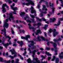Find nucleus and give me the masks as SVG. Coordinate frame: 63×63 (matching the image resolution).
<instances>
[{"label":"nucleus","instance_id":"f257e3e1","mask_svg":"<svg viewBox=\"0 0 63 63\" xmlns=\"http://www.w3.org/2000/svg\"><path fill=\"white\" fill-rule=\"evenodd\" d=\"M28 63H47V62L44 61L43 62H42L41 63L40 60H39V59L37 58H33V61H31V59L29 58L27 60Z\"/></svg>","mask_w":63,"mask_h":63},{"label":"nucleus","instance_id":"f03ea898","mask_svg":"<svg viewBox=\"0 0 63 63\" xmlns=\"http://www.w3.org/2000/svg\"><path fill=\"white\" fill-rule=\"evenodd\" d=\"M34 40L35 41H47L46 39H45L44 37L41 36H38L37 37V38L36 39H34Z\"/></svg>","mask_w":63,"mask_h":63},{"label":"nucleus","instance_id":"7ed1b4c3","mask_svg":"<svg viewBox=\"0 0 63 63\" xmlns=\"http://www.w3.org/2000/svg\"><path fill=\"white\" fill-rule=\"evenodd\" d=\"M28 3H23V5H26L27 6H28L29 5H31L32 6H34V3L32 2V1L30 0H26Z\"/></svg>","mask_w":63,"mask_h":63},{"label":"nucleus","instance_id":"20e7f679","mask_svg":"<svg viewBox=\"0 0 63 63\" xmlns=\"http://www.w3.org/2000/svg\"><path fill=\"white\" fill-rule=\"evenodd\" d=\"M9 16H10L9 17H7L8 19H6L5 20V22H7L8 21V19H9L10 21H11V19L13 20V19H14V16H13V14H12V13H10L9 14Z\"/></svg>","mask_w":63,"mask_h":63},{"label":"nucleus","instance_id":"39448f33","mask_svg":"<svg viewBox=\"0 0 63 63\" xmlns=\"http://www.w3.org/2000/svg\"><path fill=\"white\" fill-rule=\"evenodd\" d=\"M5 6H6L7 8L8 9H9V6H7V5H6V4H3L2 7V11L3 13H5V12H6V9L4 7H5Z\"/></svg>","mask_w":63,"mask_h":63},{"label":"nucleus","instance_id":"423d86ee","mask_svg":"<svg viewBox=\"0 0 63 63\" xmlns=\"http://www.w3.org/2000/svg\"><path fill=\"white\" fill-rule=\"evenodd\" d=\"M53 47L55 48V55H56L57 54V50H58V48H57L56 47L57 45L56 44H55V43L53 44Z\"/></svg>","mask_w":63,"mask_h":63},{"label":"nucleus","instance_id":"0eeeda50","mask_svg":"<svg viewBox=\"0 0 63 63\" xmlns=\"http://www.w3.org/2000/svg\"><path fill=\"white\" fill-rule=\"evenodd\" d=\"M0 61L5 63H10L11 62V61L10 60L8 61H7L6 60H3V59L1 58H0Z\"/></svg>","mask_w":63,"mask_h":63},{"label":"nucleus","instance_id":"6e6552de","mask_svg":"<svg viewBox=\"0 0 63 63\" xmlns=\"http://www.w3.org/2000/svg\"><path fill=\"white\" fill-rule=\"evenodd\" d=\"M30 9L31 10V13H34V15L35 16H36V11H35V10L34 9L33 7L31 6V8H30Z\"/></svg>","mask_w":63,"mask_h":63},{"label":"nucleus","instance_id":"1a4fd4ad","mask_svg":"<svg viewBox=\"0 0 63 63\" xmlns=\"http://www.w3.org/2000/svg\"><path fill=\"white\" fill-rule=\"evenodd\" d=\"M30 38V36L29 35H26V37H21V38L22 39H24L25 40H28L27 38Z\"/></svg>","mask_w":63,"mask_h":63},{"label":"nucleus","instance_id":"9d476101","mask_svg":"<svg viewBox=\"0 0 63 63\" xmlns=\"http://www.w3.org/2000/svg\"><path fill=\"white\" fill-rule=\"evenodd\" d=\"M14 6H15V3L13 4L12 5H12L11 6V9H12V10H14V11H16V10H17V9H18V8H17L13 7Z\"/></svg>","mask_w":63,"mask_h":63},{"label":"nucleus","instance_id":"9b49d317","mask_svg":"<svg viewBox=\"0 0 63 63\" xmlns=\"http://www.w3.org/2000/svg\"><path fill=\"white\" fill-rule=\"evenodd\" d=\"M10 52H11L12 54H17V53L15 51L14 49H13L12 50H10Z\"/></svg>","mask_w":63,"mask_h":63},{"label":"nucleus","instance_id":"f8f14e48","mask_svg":"<svg viewBox=\"0 0 63 63\" xmlns=\"http://www.w3.org/2000/svg\"><path fill=\"white\" fill-rule=\"evenodd\" d=\"M53 36L54 37H55V36L58 34H59V32H56L55 30L53 32Z\"/></svg>","mask_w":63,"mask_h":63},{"label":"nucleus","instance_id":"ddd939ff","mask_svg":"<svg viewBox=\"0 0 63 63\" xmlns=\"http://www.w3.org/2000/svg\"><path fill=\"white\" fill-rule=\"evenodd\" d=\"M36 18L37 20H39V21H42V20L43 21H46L47 20L46 19H45L43 17L41 19H39V18L37 17H36Z\"/></svg>","mask_w":63,"mask_h":63},{"label":"nucleus","instance_id":"4468645a","mask_svg":"<svg viewBox=\"0 0 63 63\" xmlns=\"http://www.w3.org/2000/svg\"><path fill=\"white\" fill-rule=\"evenodd\" d=\"M27 22H29V23H31V22L33 23H35L36 22V21H35L34 18H33L32 19H31L30 20H29L28 19V20H27Z\"/></svg>","mask_w":63,"mask_h":63},{"label":"nucleus","instance_id":"2eb2a0df","mask_svg":"<svg viewBox=\"0 0 63 63\" xmlns=\"http://www.w3.org/2000/svg\"><path fill=\"white\" fill-rule=\"evenodd\" d=\"M28 25L29 26V28H30V29H32V31H33V32H34V31H35L36 29V28H34L33 27H31V25H30V24H28Z\"/></svg>","mask_w":63,"mask_h":63},{"label":"nucleus","instance_id":"dca6fc26","mask_svg":"<svg viewBox=\"0 0 63 63\" xmlns=\"http://www.w3.org/2000/svg\"><path fill=\"white\" fill-rule=\"evenodd\" d=\"M39 33L40 34L42 33V32H41V30L40 29L37 30L36 32L35 33L36 35H37Z\"/></svg>","mask_w":63,"mask_h":63},{"label":"nucleus","instance_id":"f3484780","mask_svg":"<svg viewBox=\"0 0 63 63\" xmlns=\"http://www.w3.org/2000/svg\"><path fill=\"white\" fill-rule=\"evenodd\" d=\"M38 49H36L37 51H36L35 50H34V51H32V53L33 54V55H32V57H34V55H35V52H36V51H37L38 50Z\"/></svg>","mask_w":63,"mask_h":63},{"label":"nucleus","instance_id":"a211bd4d","mask_svg":"<svg viewBox=\"0 0 63 63\" xmlns=\"http://www.w3.org/2000/svg\"><path fill=\"white\" fill-rule=\"evenodd\" d=\"M63 52H62L61 53L59 54V57L61 59V58H63Z\"/></svg>","mask_w":63,"mask_h":63},{"label":"nucleus","instance_id":"6ab92c4d","mask_svg":"<svg viewBox=\"0 0 63 63\" xmlns=\"http://www.w3.org/2000/svg\"><path fill=\"white\" fill-rule=\"evenodd\" d=\"M55 20H56V18H53L52 19H50V22H54L55 21Z\"/></svg>","mask_w":63,"mask_h":63},{"label":"nucleus","instance_id":"aec40b11","mask_svg":"<svg viewBox=\"0 0 63 63\" xmlns=\"http://www.w3.org/2000/svg\"><path fill=\"white\" fill-rule=\"evenodd\" d=\"M43 6V8H42V10H45L46 11H47V8H46V6H45L44 5H43L42 6Z\"/></svg>","mask_w":63,"mask_h":63},{"label":"nucleus","instance_id":"412c9836","mask_svg":"<svg viewBox=\"0 0 63 63\" xmlns=\"http://www.w3.org/2000/svg\"><path fill=\"white\" fill-rule=\"evenodd\" d=\"M29 42L30 43H31V45L32 46H34V41H29Z\"/></svg>","mask_w":63,"mask_h":63},{"label":"nucleus","instance_id":"4be33fe9","mask_svg":"<svg viewBox=\"0 0 63 63\" xmlns=\"http://www.w3.org/2000/svg\"><path fill=\"white\" fill-rule=\"evenodd\" d=\"M53 41L55 42H56L60 41H61V39L60 38H59L58 40H57V39H54L53 40Z\"/></svg>","mask_w":63,"mask_h":63},{"label":"nucleus","instance_id":"5701e85b","mask_svg":"<svg viewBox=\"0 0 63 63\" xmlns=\"http://www.w3.org/2000/svg\"><path fill=\"white\" fill-rule=\"evenodd\" d=\"M2 44L3 46H4L5 47V48H7V47L9 45V44L8 43H7V44H4V43H2Z\"/></svg>","mask_w":63,"mask_h":63},{"label":"nucleus","instance_id":"b1692460","mask_svg":"<svg viewBox=\"0 0 63 63\" xmlns=\"http://www.w3.org/2000/svg\"><path fill=\"white\" fill-rule=\"evenodd\" d=\"M15 63H19L18 62L19 61V59H17L15 60Z\"/></svg>","mask_w":63,"mask_h":63},{"label":"nucleus","instance_id":"393cba45","mask_svg":"<svg viewBox=\"0 0 63 63\" xmlns=\"http://www.w3.org/2000/svg\"><path fill=\"white\" fill-rule=\"evenodd\" d=\"M9 56V57H10V58H11V59H14V57H16L17 56H16V55H14V57L12 56L11 55Z\"/></svg>","mask_w":63,"mask_h":63},{"label":"nucleus","instance_id":"a878e982","mask_svg":"<svg viewBox=\"0 0 63 63\" xmlns=\"http://www.w3.org/2000/svg\"><path fill=\"white\" fill-rule=\"evenodd\" d=\"M49 5L50 6V7L51 8V7H53V3H51V2H49Z\"/></svg>","mask_w":63,"mask_h":63},{"label":"nucleus","instance_id":"bb28decb","mask_svg":"<svg viewBox=\"0 0 63 63\" xmlns=\"http://www.w3.org/2000/svg\"><path fill=\"white\" fill-rule=\"evenodd\" d=\"M45 54H47L48 56H51V54H49V52H47L46 51L45 52Z\"/></svg>","mask_w":63,"mask_h":63},{"label":"nucleus","instance_id":"cd10ccee","mask_svg":"<svg viewBox=\"0 0 63 63\" xmlns=\"http://www.w3.org/2000/svg\"><path fill=\"white\" fill-rule=\"evenodd\" d=\"M25 14V13L24 12H21V13L20 14V16H24V15Z\"/></svg>","mask_w":63,"mask_h":63},{"label":"nucleus","instance_id":"c85d7f7f","mask_svg":"<svg viewBox=\"0 0 63 63\" xmlns=\"http://www.w3.org/2000/svg\"><path fill=\"white\" fill-rule=\"evenodd\" d=\"M45 27H44L43 28L45 30L47 29L46 27H48V25H46L45 26Z\"/></svg>","mask_w":63,"mask_h":63},{"label":"nucleus","instance_id":"c756f323","mask_svg":"<svg viewBox=\"0 0 63 63\" xmlns=\"http://www.w3.org/2000/svg\"><path fill=\"white\" fill-rule=\"evenodd\" d=\"M60 24V22L59 21L57 24H55L54 25L55 26H58Z\"/></svg>","mask_w":63,"mask_h":63},{"label":"nucleus","instance_id":"7c9ffc66","mask_svg":"<svg viewBox=\"0 0 63 63\" xmlns=\"http://www.w3.org/2000/svg\"><path fill=\"white\" fill-rule=\"evenodd\" d=\"M26 17H25L24 18V19L25 20H26V19L27 18V19H28V18H29V16H28V15H27L26 16Z\"/></svg>","mask_w":63,"mask_h":63},{"label":"nucleus","instance_id":"2f4dec72","mask_svg":"<svg viewBox=\"0 0 63 63\" xmlns=\"http://www.w3.org/2000/svg\"><path fill=\"white\" fill-rule=\"evenodd\" d=\"M11 33L13 34V35H14V33H15V32H14V31H13V28H12L11 29Z\"/></svg>","mask_w":63,"mask_h":63},{"label":"nucleus","instance_id":"473e14b6","mask_svg":"<svg viewBox=\"0 0 63 63\" xmlns=\"http://www.w3.org/2000/svg\"><path fill=\"white\" fill-rule=\"evenodd\" d=\"M60 1H62L61 2V5L62 7H63V1H62V0H59Z\"/></svg>","mask_w":63,"mask_h":63},{"label":"nucleus","instance_id":"72a5a7b5","mask_svg":"<svg viewBox=\"0 0 63 63\" xmlns=\"http://www.w3.org/2000/svg\"><path fill=\"white\" fill-rule=\"evenodd\" d=\"M59 61V59L57 58L56 59L55 61L56 63H58V62Z\"/></svg>","mask_w":63,"mask_h":63},{"label":"nucleus","instance_id":"f704fd0d","mask_svg":"<svg viewBox=\"0 0 63 63\" xmlns=\"http://www.w3.org/2000/svg\"><path fill=\"white\" fill-rule=\"evenodd\" d=\"M18 56H19V57H20L21 59L22 60H23V57H22L20 54H18Z\"/></svg>","mask_w":63,"mask_h":63},{"label":"nucleus","instance_id":"c9c22d12","mask_svg":"<svg viewBox=\"0 0 63 63\" xmlns=\"http://www.w3.org/2000/svg\"><path fill=\"white\" fill-rule=\"evenodd\" d=\"M8 2L9 4H11L12 3V1L10 0H8Z\"/></svg>","mask_w":63,"mask_h":63},{"label":"nucleus","instance_id":"e433bc0d","mask_svg":"<svg viewBox=\"0 0 63 63\" xmlns=\"http://www.w3.org/2000/svg\"><path fill=\"white\" fill-rule=\"evenodd\" d=\"M55 56H54L53 57V59H52L51 60L52 61H53L54 60H55Z\"/></svg>","mask_w":63,"mask_h":63},{"label":"nucleus","instance_id":"4c0bfd02","mask_svg":"<svg viewBox=\"0 0 63 63\" xmlns=\"http://www.w3.org/2000/svg\"><path fill=\"white\" fill-rule=\"evenodd\" d=\"M41 25V23H38L37 24V25L38 26V28H39L40 26Z\"/></svg>","mask_w":63,"mask_h":63},{"label":"nucleus","instance_id":"58836bf2","mask_svg":"<svg viewBox=\"0 0 63 63\" xmlns=\"http://www.w3.org/2000/svg\"><path fill=\"white\" fill-rule=\"evenodd\" d=\"M20 46H22V45L23 44V42L22 41H21L20 43Z\"/></svg>","mask_w":63,"mask_h":63},{"label":"nucleus","instance_id":"ea45409f","mask_svg":"<svg viewBox=\"0 0 63 63\" xmlns=\"http://www.w3.org/2000/svg\"><path fill=\"white\" fill-rule=\"evenodd\" d=\"M52 31V30L51 29H50L49 30L48 33H51V32Z\"/></svg>","mask_w":63,"mask_h":63},{"label":"nucleus","instance_id":"a19ab883","mask_svg":"<svg viewBox=\"0 0 63 63\" xmlns=\"http://www.w3.org/2000/svg\"><path fill=\"white\" fill-rule=\"evenodd\" d=\"M11 63H14L15 62V61L14 60H12L11 61Z\"/></svg>","mask_w":63,"mask_h":63},{"label":"nucleus","instance_id":"79ce46f5","mask_svg":"<svg viewBox=\"0 0 63 63\" xmlns=\"http://www.w3.org/2000/svg\"><path fill=\"white\" fill-rule=\"evenodd\" d=\"M31 17H32V18H34V16L33 15H31V14L30 15Z\"/></svg>","mask_w":63,"mask_h":63},{"label":"nucleus","instance_id":"37998d69","mask_svg":"<svg viewBox=\"0 0 63 63\" xmlns=\"http://www.w3.org/2000/svg\"><path fill=\"white\" fill-rule=\"evenodd\" d=\"M35 48H36V46H33V47L32 48V49H35Z\"/></svg>","mask_w":63,"mask_h":63},{"label":"nucleus","instance_id":"c03bdc74","mask_svg":"<svg viewBox=\"0 0 63 63\" xmlns=\"http://www.w3.org/2000/svg\"><path fill=\"white\" fill-rule=\"evenodd\" d=\"M28 50L29 51H30V53H32V51H31L30 50V48H29Z\"/></svg>","mask_w":63,"mask_h":63},{"label":"nucleus","instance_id":"a18cd8bd","mask_svg":"<svg viewBox=\"0 0 63 63\" xmlns=\"http://www.w3.org/2000/svg\"><path fill=\"white\" fill-rule=\"evenodd\" d=\"M45 0H41L40 2H39V3L40 4V3H41L42 2H45Z\"/></svg>","mask_w":63,"mask_h":63},{"label":"nucleus","instance_id":"49530a36","mask_svg":"<svg viewBox=\"0 0 63 63\" xmlns=\"http://www.w3.org/2000/svg\"><path fill=\"white\" fill-rule=\"evenodd\" d=\"M25 54H26V51H25L24 52V53L23 54V55H24V56H25Z\"/></svg>","mask_w":63,"mask_h":63},{"label":"nucleus","instance_id":"de8ad7c7","mask_svg":"<svg viewBox=\"0 0 63 63\" xmlns=\"http://www.w3.org/2000/svg\"><path fill=\"white\" fill-rule=\"evenodd\" d=\"M54 7L52 8V13H54Z\"/></svg>","mask_w":63,"mask_h":63},{"label":"nucleus","instance_id":"09e8293b","mask_svg":"<svg viewBox=\"0 0 63 63\" xmlns=\"http://www.w3.org/2000/svg\"><path fill=\"white\" fill-rule=\"evenodd\" d=\"M41 57L42 58L43 57L44 59H45V58H46V57H44V56L43 55L41 56Z\"/></svg>","mask_w":63,"mask_h":63},{"label":"nucleus","instance_id":"8fccbe9b","mask_svg":"<svg viewBox=\"0 0 63 63\" xmlns=\"http://www.w3.org/2000/svg\"><path fill=\"white\" fill-rule=\"evenodd\" d=\"M46 49H47V50H49L50 49V48L46 47Z\"/></svg>","mask_w":63,"mask_h":63},{"label":"nucleus","instance_id":"3c124183","mask_svg":"<svg viewBox=\"0 0 63 63\" xmlns=\"http://www.w3.org/2000/svg\"><path fill=\"white\" fill-rule=\"evenodd\" d=\"M44 33L45 36V37H47V35H46L47 33L46 32H44Z\"/></svg>","mask_w":63,"mask_h":63},{"label":"nucleus","instance_id":"603ef678","mask_svg":"<svg viewBox=\"0 0 63 63\" xmlns=\"http://www.w3.org/2000/svg\"><path fill=\"white\" fill-rule=\"evenodd\" d=\"M3 48V47L0 46V50H1V49H2Z\"/></svg>","mask_w":63,"mask_h":63},{"label":"nucleus","instance_id":"864d4df0","mask_svg":"<svg viewBox=\"0 0 63 63\" xmlns=\"http://www.w3.org/2000/svg\"><path fill=\"white\" fill-rule=\"evenodd\" d=\"M51 59V57H49L48 58V60H50V59Z\"/></svg>","mask_w":63,"mask_h":63},{"label":"nucleus","instance_id":"5fc2aeb1","mask_svg":"<svg viewBox=\"0 0 63 63\" xmlns=\"http://www.w3.org/2000/svg\"><path fill=\"white\" fill-rule=\"evenodd\" d=\"M13 47H16V44H14L13 45Z\"/></svg>","mask_w":63,"mask_h":63},{"label":"nucleus","instance_id":"6e6d98bb","mask_svg":"<svg viewBox=\"0 0 63 63\" xmlns=\"http://www.w3.org/2000/svg\"><path fill=\"white\" fill-rule=\"evenodd\" d=\"M22 33H24V31L23 30H22Z\"/></svg>","mask_w":63,"mask_h":63},{"label":"nucleus","instance_id":"4d7b16f0","mask_svg":"<svg viewBox=\"0 0 63 63\" xmlns=\"http://www.w3.org/2000/svg\"><path fill=\"white\" fill-rule=\"evenodd\" d=\"M37 8H38V9H39L40 8V6L39 5H38L37 6Z\"/></svg>","mask_w":63,"mask_h":63},{"label":"nucleus","instance_id":"13d9d810","mask_svg":"<svg viewBox=\"0 0 63 63\" xmlns=\"http://www.w3.org/2000/svg\"><path fill=\"white\" fill-rule=\"evenodd\" d=\"M40 17H42V16H43V14H40Z\"/></svg>","mask_w":63,"mask_h":63},{"label":"nucleus","instance_id":"bf43d9fd","mask_svg":"<svg viewBox=\"0 0 63 63\" xmlns=\"http://www.w3.org/2000/svg\"><path fill=\"white\" fill-rule=\"evenodd\" d=\"M13 1L15 3H16L17 2V1L16 0H13Z\"/></svg>","mask_w":63,"mask_h":63},{"label":"nucleus","instance_id":"052dcab7","mask_svg":"<svg viewBox=\"0 0 63 63\" xmlns=\"http://www.w3.org/2000/svg\"><path fill=\"white\" fill-rule=\"evenodd\" d=\"M59 19H60V20L62 21L63 20V18H59Z\"/></svg>","mask_w":63,"mask_h":63},{"label":"nucleus","instance_id":"680f3d73","mask_svg":"<svg viewBox=\"0 0 63 63\" xmlns=\"http://www.w3.org/2000/svg\"><path fill=\"white\" fill-rule=\"evenodd\" d=\"M45 23H47V24H49V22L47 21L45 22Z\"/></svg>","mask_w":63,"mask_h":63},{"label":"nucleus","instance_id":"e2e57ef3","mask_svg":"<svg viewBox=\"0 0 63 63\" xmlns=\"http://www.w3.org/2000/svg\"><path fill=\"white\" fill-rule=\"evenodd\" d=\"M13 13L14 14H16V11H14L13 12Z\"/></svg>","mask_w":63,"mask_h":63},{"label":"nucleus","instance_id":"0e129e2a","mask_svg":"<svg viewBox=\"0 0 63 63\" xmlns=\"http://www.w3.org/2000/svg\"><path fill=\"white\" fill-rule=\"evenodd\" d=\"M40 52H42L43 54H44V53H45V52H44L40 51Z\"/></svg>","mask_w":63,"mask_h":63},{"label":"nucleus","instance_id":"69168bd1","mask_svg":"<svg viewBox=\"0 0 63 63\" xmlns=\"http://www.w3.org/2000/svg\"><path fill=\"white\" fill-rule=\"evenodd\" d=\"M37 54H38V55L40 54V53L39 52H38L37 53Z\"/></svg>","mask_w":63,"mask_h":63},{"label":"nucleus","instance_id":"338daca9","mask_svg":"<svg viewBox=\"0 0 63 63\" xmlns=\"http://www.w3.org/2000/svg\"><path fill=\"white\" fill-rule=\"evenodd\" d=\"M9 54H8V52H7L6 53V55H8Z\"/></svg>","mask_w":63,"mask_h":63},{"label":"nucleus","instance_id":"774afa93","mask_svg":"<svg viewBox=\"0 0 63 63\" xmlns=\"http://www.w3.org/2000/svg\"><path fill=\"white\" fill-rule=\"evenodd\" d=\"M40 50H43V48H40Z\"/></svg>","mask_w":63,"mask_h":63}]
</instances>
